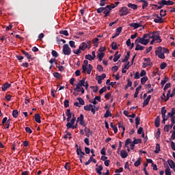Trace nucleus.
Returning <instances> with one entry per match:
<instances>
[{"instance_id":"e433bc0d","label":"nucleus","mask_w":175,"mask_h":175,"mask_svg":"<svg viewBox=\"0 0 175 175\" xmlns=\"http://www.w3.org/2000/svg\"><path fill=\"white\" fill-rule=\"evenodd\" d=\"M161 116L162 118H166V109H165V107L161 108Z\"/></svg>"},{"instance_id":"a18cd8bd","label":"nucleus","mask_w":175,"mask_h":175,"mask_svg":"<svg viewBox=\"0 0 175 175\" xmlns=\"http://www.w3.org/2000/svg\"><path fill=\"white\" fill-rule=\"evenodd\" d=\"M84 120V116L81 114L79 117L77 118V122H81Z\"/></svg>"},{"instance_id":"052dcab7","label":"nucleus","mask_w":175,"mask_h":175,"mask_svg":"<svg viewBox=\"0 0 175 175\" xmlns=\"http://www.w3.org/2000/svg\"><path fill=\"white\" fill-rule=\"evenodd\" d=\"M164 131L165 132H169L170 131V125H165L164 126Z\"/></svg>"},{"instance_id":"39448f33","label":"nucleus","mask_w":175,"mask_h":175,"mask_svg":"<svg viewBox=\"0 0 175 175\" xmlns=\"http://www.w3.org/2000/svg\"><path fill=\"white\" fill-rule=\"evenodd\" d=\"M92 70V65L88 64V60H84L82 65V73H88V75H91Z\"/></svg>"},{"instance_id":"4c0bfd02","label":"nucleus","mask_w":175,"mask_h":175,"mask_svg":"<svg viewBox=\"0 0 175 175\" xmlns=\"http://www.w3.org/2000/svg\"><path fill=\"white\" fill-rule=\"evenodd\" d=\"M74 54H76V55H79V54H81V49L79 47L78 49H75L72 51Z\"/></svg>"},{"instance_id":"f8f14e48","label":"nucleus","mask_w":175,"mask_h":175,"mask_svg":"<svg viewBox=\"0 0 175 175\" xmlns=\"http://www.w3.org/2000/svg\"><path fill=\"white\" fill-rule=\"evenodd\" d=\"M88 47V42H82L79 45V49L82 51H85Z\"/></svg>"},{"instance_id":"603ef678","label":"nucleus","mask_w":175,"mask_h":175,"mask_svg":"<svg viewBox=\"0 0 175 175\" xmlns=\"http://www.w3.org/2000/svg\"><path fill=\"white\" fill-rule=\"evenodd\" d=\"M167 80H168L167 77H165L164 79L161 81V87H163V85L166 84V82L167 81Z\"/></svg>"},{"instance_id":"09e8293b","label":"nucleus","mask_w":175,"mask_h":175,"mask_svg":"<svg viewBox=\"0 0 175 175\" xmlns=\"http://www.w3.org/2000/svg\"><path fill=\"white\" fill-rule=\"evenodd\" d=\"M77 155H85V153H84V152L81 151V149H77Z\"/></svg>"},{"instance_id":"69168bd1","label":"nucleus","mask_w":175,"mask_h":175,"mask_svg":"<svg viewBox=\"0 0 175 175\" xmlns=\"http://www.w3.org/2000/svg\"><path fill=\"white\" fill-rule=\"evenodd\" d=\"M133 143L134 144H139V143H142V139H135Z\"/></svg>"},{"instance_id":"72a5a7b5","label":"nucleus","mask_w":175,"mask_h":175,"mask_svg":"<svg viewBox=\"0 0 175 175\" xmlns=\"http://www.w3.org/2000/svg\"><path fill=\"white\" fill-rule=\"evenodd\" d=\"M147 80H148V77H144L141 79V84L142 85H144V84H146V82L147 81Z\"/></svg>"},{"instance_id":"c85d7f7f","label":"nucleus","mask_w":175,"mask_h":175,"mask_svg":"<svg viewBox=\"0 0 175 175\" xmlns=\"http://www.w3.org/2000/svg\"><path fill=\"white\" fill-rule=\"evenodd\" d=\"M23 54L27 58V59H31L32 58V55L25 51H22Z\"/></svg>"},{"instance_id":"de8ad7c7","label":"nucleus","mask_w":175,"mask_h":175,"mask_svg":"<svg viewBox=\"0 0 175 175\" xmlns=\"http://www.w3.org/2000/svg\"><path fill=\"white\" fill-rule=\"evenodd\" d=\"M131 143H132V140L131 139H127L125 142L124 147H128Z\"/></svg>"},{"instance_id":"bf43d9fd","label":"nucleus","mask_w":175,"mask_h":175,"mask_svg":"<svg viewBox=\"0 0 175 175\" xmlns=\"http://www.w3.org/2000/svg\"><path fill=\"white\" fill-rule=\"evenodd\" d=\"M69 44L70 47H72L73 49H76V45L75 44V41H70Z\"/></svg>"},{"instance_id":"a878e982","label":"nucleus","mask_w":175,"mask_h":175,"mask_svg":"<svg viewBox=\"0 0 175 175\" xmlns=\"http://www.w3.org/2000/svg\"><path fill=\"white\" fill-rule=\"evenodd\" d=\"M103 57H105V53H102V52H99L97 55V58L98 59V60L102 61V59H103Z\"/></svg>"},{"instance_id":"ea45409f","label":"nucleus","mask_w":175,"mask_h":175,"mask_svg":"<svg viewBox=\"0 0 175 175\" xmlns=\"http://www.w3.org/2000/svg\"><path fill=\"white\" fill-rule=\"evenodd\" d=\"M142 159L139 158L134 163V165L137 167L138 166H140V163H142Z\"/></svg>"},{"instance_id":"c9c22d12","label":"nucleus","mask_w":175,"mask_h":175,"mask_svg":"<svg viewBox=\"0 0 175 175\" xmlns=\"http://www.w3.org/2000/svg\"><path fill=\"white\" fill-rule=\"evenodd\" d=\"M129 55H131V52L128 51L126 53V55L124 57V59L122 60V62H126V61L129 59Z\"/></svg>"},{"instance_id":"cd10ccee","label":"nucleus","mask_w":175,"mask_h":175,"mask_svg":"<svg viewBox=\"0 0 175 175\" xmlns=\"http://www.w3.org/2000/svg\"><path fill=\"white\" fill-rule=\"evenodd\" d=\"M118 128L120 129H122V131H123V132L122 133V136H123L124 135V132H125V126H124V124H122V123H121V122H119L118 123Z\"/></svg>"},{"instance_id":"58836bf2","label":"nucleus","mask_w":175,"mask_h":175,"mask_svg":"<svg viewBox=\"0 0 175 175\" xmlns=\"http://www.w3.org/2000/svg\"><path fill=\"white\" fill-rule=\"evenodd\" d=\"M141 2H143L142 9H146L148 6V3L146 0H141Z\"/></svg>"},{"instance_id":"412c9836","label":"nucleus","mask_w":175,"mask_h":175,"mask_svg":"<svg viewBox=\"0 0 175 175\" xmlns=\"http://www.w3.org/2000/svg\"><path fill=\"white\" fill-rule=\"evenodd\" d=\"M120 157L121 158H126L128 157V152H126V150H122L120 151Z\"/></svg>"},{"instance_id":"5701e85b","label":"nucleus","mask_w":175,"mask_h":175,"mask_svg":"<svg viewBox=\"0 0 175 175\" xmlns=\"http://www.w3.org/2000/svg\"><path fill=\"white\" fill-rule=\"evenodd\" d=\"M127 6H128V8H130L131 9H133V10H137V8H138V6H137V5H136V4H133V3H129L128 5H127Z\"/></svg>"},{"instance_id":"423d86ee","label":"nucleus","mask_w":175,"mask_h":175,"mask_svg":"<svg viewBox=\"0 0 175 175\" xmlns=\"http://www.w3.org/2000/svg\"><path fill=\"white\" fill-rule=\"evenodd\" d=\"M83 87H85V90H88L89 85L88 82H85V78H83L79 81L77 84V87L75 88V91H80L81 88H83Z\"/></svg>"},{"instance_id":"f257e3e1","label":"nucleus","mask_w":175,"mask_h":175,"mask_svg":"<svg viewBox=\"0 0 175 175\" xmlns=\"http://www.w3.org/2000/svg\"><path fill=\"white\" fill-rule=\"evenodd\" d=\"M144 44H148L150 43V39H152L150 42V44H154V43H161L162 42V39L159 36V33L157 31L154 32H149L148 33L144 34Z\"/></svg>"},{"instance_id":"a19ab883","label":"nucleus","mask_w":175,"mask_h":175,"mask_svg":"<svg viewBox=\"0 0 175 175\" xmlns=\"http://www.w3.org/2000/svg\"><path fill=\"white\" fill-rule=\"evenodd\" d=\"M84 131H85V136L87 137H90V129H88L87 127H85Z\"/></svg>"},{"instance_id":"3c124183","label":"nucleus","mask_w":175,"mask_h":175,"mask_svg":"<svg viewBox=\"0 0 175 175\" xmlns=\"http://www.w3.org/2000/svg\"><path fill=\"white\" fill-rule=\"evenodd\" d=\"M111 47H112V50H117V49H118V46H117L116 42H112Z\"/></svg>"},{"instance_id":"0eeeda50","label":"nucleus","mask_w":175,"mask_h":175,"mask_svg":"<svg viewBox=\"0 0 175 175\" xmlns=\"http://www.w3.org/2000/svg\"><path fill=\"white\" fill-rule=\"evenodd\" d=\"M159 5H160L161 6H172L173 5H174V2H173L172 1L168 0H161L160 1L158 2Z\"/></svg>"},{"instance_id":"680f3d73","label":"nucleus","mask_w":175,"mask_h":175,"mask_svg":"<svg viewBox=\"0 0 175 175\" xmlns=\"http://www.w3.org/2000/svg\"><path fill=\"white\" fill-rule=\"evenodd\" d=\"M97 70H98V72H103V66H102V65H98Z\"/></svg>"},{"instance_id":"774afa93","label":"nucleus","mask_w":175,"mask_h":175,"mask_svg":"<svg viewBox=\"0 0 175 175\" xmlns=\"http://www.w3.org/2000/svg\"><path fill=\"white\" fill-rule=\"evenodd\" d=\"M166 66H167V64H166V63H162V64L160 65V68H161V69H162V70L165 69V68H166Z\"/></svg>"},{"instance_id":"393cba45","label":"nucleus","mask_w":175,"mask_h":175,"mask_svg":"<svg viewBox=\"0 0 175 175\" xmlns=\"http://www.w3.org/2000/svg\"><path fill=\"white\" fill-rule=\"evenodd\" d=\"M142 90V85H139L136 90H135V92L134 94V98H136L138 95H139V91Z\"/></svg>"},{"instance_id":"c756f323","label":"nucleus","mask_w":175,"mask_h":175,"mask_svg":"<svg viewBox=\"0 0 175 175\" xmlns=\"http://www.w3.org/2000/svg\"><path fill=\"white\" fill-rule=\"evenodd\" d=\"M92 107H95V106L90 104L89 105H86L84 107V110H85L86 111H91Z\"/></svg>"},{"instance_id":"79ce46f5","label":"nucleus","mask_w":175,"mask_h":175,"mask_svg":"<svg viewBox=\"0 0 175 175\" xmlns=\"http://www.w3.org/2000/svg\"><path fill=\"white\" fill-rule=\"evenodd\" d=\"M12 116L14 117V118H17V117L18 116V111H17L16 109L12 111Z\"/></svg>"},{"instance_id":"ddd939ff","label":"nucleus","mask_w":175,"mask_h":175,"mask_svg":"<svg viewBox=\"0 0 175 175\" xmlns=\"http://www.w3.org/2000/svg\"><path fill=\"white\" fill-rule=\"evenodd\" d=\"M104 79H106V74H102L100 76L96 77L98 84H102V80H104Z\"/></svg>"},{"instance_id":"13d9d810","label":"nucleus","mask_w":175,"mask_h":175,"mask_svg":"<svg viewBox=\"0 0 175 175\" xmlns=\"http://www.w3.org/2000/svg\"><path fill=\"white\" fill-rule=\"evenodd\" d=\"M146 75H147V72L144 70H142L141 73H140V77H146Z\"/></svg>"},{"instance_id":"a211bd4d","label":"nucleus","mask_w":175,"mask_h":175,"mask_svg":"<svg viewBox=\"0 0 175 175\" xmlns=\"http://www.w3.org/2000/svg\"><path fill=\"white\" fill-rule=\"evenodd\" d=\"M151 99V95L148 96V97L146 98V99H145L144 100V104H143V107H144L145 106H147V105H148V103H150V100Z\"/></svg>"},{"instance_id":"864d4df0","label":"nucleus","mask_w":175,"mask_h":175,"mask_svg":"<svg viewBox=\"0 0 175 175\" xmlns=\"http://www.w3.org/2000/svg\"><path fill=\"white\" fill-rule=\"evenodd\" d=\"M77 100H79V105H81L82 106H83V105H85V102H84V100H83V98H77Z\"/></svg>"},{"instance_id":"9d476101","label":"nucleus","mask_w":175,"mask_h":175,"mask_svg":"<svg viewBox=\"0 0 175 175\" xmlns=\"http://www.w3.org/2000/svg\"><path fill=\"white\" fill-rule=\"evenodd\" d=\"M154 17V23L161 24V23H163V18H162V16H159V14H153Z\"/></svg>"},{"instance_id":"f03ea898","label":"nucleus","mask_w":175,"mask_h":175,"mask_svg":"<svg viewBox=\"0 0 175 175\" xmlns=\"http://www.w3.org/2000/svg\"><path fill=\"white\" fill-rule=\"evenodd\" d=\"M145 40L144 36L142 37H137V39L135 41V51H142V50H144V46L140 45L143 44L144 46H147L148 44L144 43ZM140 43V44H139Z\"/></svg>"},{"instance_id":"9b49d317","label":"nucleus","mask_w":175,"mask_h":175,"mask_svg":"<svg viewBox=\"0 0 175 175\" xmlns=\"http://www.w3.org/2000/svg\"><path fill=\"white\" fill-rule=\"evenodd\" d=\"M152 65V63L151 62V60L150 59L145 58L144 59V63L142 65V68H147V66H151Z\"/></svg>"},{"instance_id":"37998d69","label":"nucleus","mask_w":175,"mask_h":175,"mask_svg":"<svg viewBox=\"0 0 175 175\" xmlns=\"http://www.w3.org/2000/svg\"><path fill=\"white\" fill-rule=\"evenodd\" d=\"M60 35H64V36H69V33L66 30H62L59 31Z\"/></svg>"},{"instance_id":"5fc2aeb1","label":"nucleus","mask_w":175,"mask_h":175,"mask_svg":"<svg viewBox=\"0 0 175 175\" xmlns=\"http://www.w3.org/2000/svg\"><path fill=\"white\" fill-rule=\"evenodd\" d=\"M4 128L8 129L9 126H10V120H8L6 123L3 124Z\"/></svg>"},{"instance_id":"4468645a","label":"nucleus","mask_w":175,"mask_h":175,"mask_svg":"<svg viewBox=\"0 0 175 175\" xmlns=\"http://www.w3.org/2000/svg\"><path fill=\"white\" fill-rule=\"evenodd\" d=\"M130 27H132V28H134V29H137V28H140V27H142V23H131Z\"/></svg>"},{"instance_id":"338daca9","label":"nucleus","mask_w":175,"mask_h":175,"mask_svg":"<svg viewBox=\"0 0 175 175\" xmlns=\"http://www.w3.org/2000/svg\"><path fill=\"white\" fill-rule=\"evenodd\" d=\"M129 62H126L124 64V69H126V70H128L129 69Z\"/></svg>"},{"instance_id":"2eb2a0df","label":"nucleus","mask_w":175,"mask_h":175,"mask_svg":"<svg viewBox=\"0 0 175 175\" xmlns=\"http://www.w3.org/2000/svg\"><path fill=\"white\" fill-rule=\"evenodd\" d=\"M160 123H161V118L159 116H157L154 120V125L156 128H159Z\"/></svg>"},{"instance_id":"4be33fe9","label":"nucleus","mask_w":175,"mask_h":175,"mask_svg":"<svg viewBox=\"0 0 175 175\" xmlns=\"http://www.w3.org/2000/svg\"><path fill=\"white\" fill-rule=\"evenodd\" d=\"M167 163H168L170 167H171V169H174V167H175V163H174V161H173V160H172V159H168V160H167Z\"/></svg>"},{"instance_id":"7c9ffc66","label":"nucleus","mask_w":175,"mask_h":175,"mask_svg":"<svg viewBox=\"0 0 175 175\" xmlns=\"http://www.w3.org/2000/svg\"><path fill=\"white\" fill-rule=\"evenodd\" d=\"M165 174L166 175H172V170H170V167L169 166H165Z\"/></svg>"},{"instance_id":"6e6d98bb","label":"nucleus","mask_w":175,"mask_h":175,"mask_svg":"<svg viewBox=\"0 0 175 175\" xmlns=\"http://www.w3.org/2000/svg\"><path fill=\"white\" fill-rule=\"evenodd\" d=\"M64 168L66 169V170H70L71 167H70V163H66V164L64 165Z\"/></svg>"},{"instance_id":"2f4dec72","label":"nucleus","mask_w":175,"mask_h":175,"mask_svg":"<svg viewBox=\"0 0 175 175\" xmlns=\"http://www.w3.org/2000/svg\"><path fill=\"white\" fill-rule=\"evenodd\" d=\"M159 151H161V146L159 145V144H157L156 149L154 152H155V154H159Z\"/></svg>"},{"instance_id":"6e6552de","label":"nucleus","mask_w":175,"mask_h":175,"mask_svg":"<svg viewBox=\"0 0 175 175\" xmlns=\"http://www.w3.org/2000/svg\"><path fill=\"white\" fill-rule=\"evenodd\" d=\"M72 53V49H70V47H69V45L68 44H64L63 46V53L64 55H70Z\"/></svg>"},{"instance_id":"bb28decb","label":"nucleus","mask_w":175,"mask_h":175,"mask_svg":"<svg viewBox=\"0 0 175 175\" xmlns=\"http://www.w3.org/2000/svg\"><path fill=\"white\" fill-rule=\"evenodd\" d=\"M121 55H118V52H116L114 55L113 62H117L120 59Z\"/></svg>"},{"instance_id":"6ab92c4d","label":"nucleus","mask_w":175,"mask_h":175,"mask_svg":"<svg viewBox=\"0 0 175 175\" xmlns=\"http://www.w3.org/2000/svg\"><path fill=\"white\" fill-rule=\"evenodd\" d=\"M10 87H12L11 84H9L8 83H5L1 87L2 91H6V90H8V88H10Z\"/></svg>"},{"instance_id":"473e14b6","label":"nucleus","mask_w":175,"mask_h":175,"mask_svg":"<svg viewBox=\"0 0 175 175\" xmlns=\"http://www.w3.org/2000/svg\"><path fill=\"white\" fill-rule=\"evenodd\" d=\"M111 112L109 109H107L104 115L105 118H107L109 117H111Z\"/></svg>"},{"instance_id":"49530a36","label":"nucleus","mask_w":175,"mask_h":175,"mask_svg":"<svg viewBox=\"0 0 175 175\" xmlns=\"http://www.w3.org/2000/svg\"><path fill=\"white\" fill-rule=\"evenodd\" d=\"M135 125H136V128H137V126H139V125H140V118L139 117H137L135 118Z\"/></svg>"},{"instance_id":"7ed1b4c3","label":"nucleus","mask_w":175,"mask_h":175,"mask_svg":"<svg viewBox=\"0 0 175 175\" xmlns=\"http://www.w3.org/2000/svg\"><path fill=\"white\" fill-rule=\"evenodd\" d=\"M116 8V5L111 4L107 5L105 8L101 7L96 10L97 13H103L105 14V17H107L110 14L112 9Z\"/></svg>"},{"instance_id":"dca6fc26","label":"nucleus","mask_w":175,"mask_h":175,"mask_svg":"<svg viewBox=\"0 0 175 175\" xmlns=\"http://www.w3.org/2000/svg\"><path fill=\"white\" fill-rule=\"evenodd\" d=\"M66 114L67 116V121L69 122L70 120L72 119V113H70V109H67Z\"/></svg>"},{"instance_id":"4d7b16f0","label":"nucleus","mask_w":175,"mask_h":175,"mask_svg":"<svg viewBox=\"0 0 175 175\" xmlns=\"http://www.w3.org/2000/svg\"><path fill=\"white\" fill-rule=\"evenodd\" d=\"M170 95H172V94H170V90H168L167 93V97L165 98V99H164L165 102H167V100H169V98H170Z\"/></svg>"},{"instance_id":"c03bdc74","label":"nucleus","mask_w":175,"mask_h":175,"mask_svg":"<svg viewBox=\"0 0 175 175\" xmlns=\"http://www.w3.org/2000/svg\"><path fill=\"white\" fill-rule=\"evenodd\" d=\"M90 88L92 90L94 94H96V92H98V90H99V88H98V86H90Z\"/></svg>"},{"instance_id":"e2e57ef3","label":"nucleus","mask_w":175,"mask_h":175,"mask_svg":"<svg viewBox=\"0 0 175 175\" xmlns=\"http://www.w3.org/2000/svg\"><path fill=\"white\" fill-rule=\"evenodd\" d=\"M53 57H58V53L56 51L53 50L51 52Z\"/></svg>"},{"instance_id":"b1692460","label":"nucleus","mask_w":175,"mask_h":175,"mask_svg":"<svg viewBox=\"0 0 175 175\" xmlns=\"http://www.w3.org/2000/svg\"><path fill=\"white\" fill-rule=\"evenodd\" d=\"M35 121H36L38 124H40L42 121L40 120V115L39 113H36L34 116Z\"/></svg>"},{"instance_id":"8fccbe9b","label":"nucleus","mask_w":175,"mask_h":175,"mask_svg":"<svg viewBox=\"0 0 175 175\" xmlns=\"http://www.w3.org/2000/svg\"><path fill=\"white\" fill-rule=\"evenodd\" d=\"M129 87H132V81L130 79L127 80V85H126V90H128Z\"/></svg>"},{"instance_id":"f704fd0d","label":"nucleus","mask_w":175,"mask_h":175,"mask_svg":"<svg viewBox=\"0 0 175 175\" xmlns=\"http://www.w3.org/2000/svg\"><path fill=\"white\" fill-rule=\"evenodd\" d=\"M85 58V59H88V61H94V59H95V58L91 55H86Z\"/></svg>"},{"instance_id":"0e129e2a","label":"nucleus","mask_w":175,"mask_h":175,"mask_svg":"<svg viewBox=\"0 0 175 175\" xmlns=\"http://www.w3.org/2000/svg\"><path fill=\"white\" fill-rule=\"evenodd\" d=\"M111 70H112V72L116 73V72H117V70H118V66H113L111 68Z\"/></svg>"},{"instance_id":"20e7f679","label":"nucleus","mask_w":175,"mask_h":175,"mask_svg":"<svg viewBox=\"0 0 175 175\" xmlns=\"http://www.w3.org/2000/svg\"><path fill=\"white\" fill-rule=\"evenodd\" d=\"M155 54L157 55L158 58L165 59V54H169V49L165 47L159 46L155 50Z\"/></svg>"},{"instance_id":"1a4fd4ad","label":"nucleus","mask_w":175,"mask_h":175,"mask_svg":"<svg viewBox=\"0 0 175 175\" xmlns=\"http://www.w3.org/2000/svg\"><path fill=\"white\" fill-rule=\"evenodd\" d=\"M131 12L126 7H123L120 10V16L122 17V16H126V14H129Z\"/></svg>"},{"instance_id":"aec40b11","label":"nucleus","mask_w":175,"mask_h":175,"mask_svg":"<svg viewBox=\"0 0 175 175\" xmlns=\"http://www.w3.org/2000/svg\"><path fill=\"white\" fill-rule=\"evenodd\" d=\"M122 31V27H119L118 29H116V32L115 36H113L112 38H117V36H118V35H120V33H121Z\"/></svg>"},{"instance_id":"f3484780","label":"nucleus","mask_w":175,"mask_h":175,"mask_svg":"<svg viewBox=\"0 0 175 175\" xmlns=\"http://www.w3.org/2000/svg\"><path fill=\"white\" fill-rule=\"evenodd\" d=\"M126 46H128V47H130V49L132 50L133 49V46H135L134 43H131V39H128L126 42Z\"/></svg>"}]
</instances>
